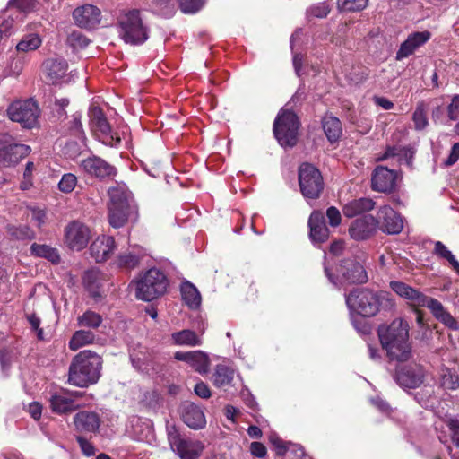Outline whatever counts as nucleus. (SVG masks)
<instances>
[{
    "instance_id": "obj_1",
    "label": "nucleus",
    "mask_w": 459,
    "mask_h": 459,
    "mask_svg": "<svg viewBox=\"0 0 459 459\" xmlns=\"http://www.w3.org/2000/svg\"><path fill=\"white\" fill-rule=\"evenodd\" d=\"M409 323L403 318H396L389 325H381L377 335L382 348L386 351L390 360L407 361L411 356L409 342Z\"/></svg>"
},
{
    "instance_id": "obj_2",
    "label": "nucleus",
    "mask_w": 459,
    "mask_h": 459,
    "mask_svg": "<svg viewBox=\"0 0 459 459\" xmlns=\"http://www.w3.org/2000/svg\"><path fill=\"white\" fill-rule=\"evenodd\" d=\"M108 195V221L113 228H121L127 221L136 220L137 207L132 193L125 184L117 182L109 187Z\"/></svg>"
},
{
    "instance_id": "obj_3",
    "label": "nucleus",
    "mask_w": 459,
    "mask_h": 459,
    "mask_svg": "<svg viewBox=\"0 0 459 459\" xmlns=\"http://www.w3.org/2000/svg\"><path fill=\"white\" fill-rule=\"evenodd\" d=\"M102 366L101 357L97 353L84 350L73 359L68 373V383L86 387L98 382Z\"/></svg>"
},
{
    "instance_id": "obj_4",
    "label": "nucleus",
    "mask_w": 459,
    "mask_h": 459,
    "mask_svg": "<svg viewBox=\"0 0 459 459\" xmlns=\"http://www.w3.org/2000/svg\"><path fill=\"white\" fill-rule=\"evenodd\" d=\"M345 301L351 317H353L354 313L364 317H369L378 312L381 305V296L368 289H356L345 296ZM352 324L362 333L369 332V327L366 324H362L359 327L354 318H352Z\"/></svg>"
},
{
    "instance_id": "obj_5",
    "label": "nucleus",
    "mask_w": 459,
    "mask_h": 459,
    "mask_svg": "<svg viewBox=\"0 0 459 459\" xmlns=\"http://www.w3.org/2000/svg\"><path fill=\"white\" fill-rule=\"evenodd\" d=\"M134 284L136 299L152 301L166 292L169 281L161 270L152 267L141 274Z\"/></svg>"
},
{
    "instance_id": "obj_6",
    "label": "nucleus",
    "mask_w": 459,
    "mask_h": 459,
    "mask_svg": "<svg viewBox=\"0 0 459 459\" xmlns=\"http://www.w3.org/2000/svg\"><path fill=\"white\" fill-rule=\"evenodd\" d=\"M325 273L333 285L342 284H362L368 281V274L361 264L356 258H347L341 262L337 267V276L334 277L325 266Z\"/></svg>"
},
{
    "instance_id": "obj_7",
    "label": "nucleus",
    "mask_w": 459,
    "mask_h": 459,
    "mask_svg": "<svg viewBox=\"0 0 459 459\" xmlns=\"http://www.w3.org/2000/svg\"><path fill=\"white\" fill-rule=\"evenodd\" d=\"M299 125V117L294 112L281 109L273 128L278 143L283 147H293L297 143Z\"/></svg>"
},
{
    "instance_id": "obj_8",
    "label": "nucleus",
    "mask_w": 459,
    "mask_h": 459,
    "mask_svg": "<svg viewBox=\"0 0 459 459\" xmlns=\"http://www.w3.org/2000/svg\"><path fill=\"white\" fill-rule=\"evenodd\" d=\"M120 36L122 39L131 45H140L149 38V30L143 25L140 13L132 10L126 13L119 21Z\"/></svg>"
},
{
    "instance_id": "obj_9",
    "label": "nucleus",
    "mask_w": 459,
    "mask_h": 459,
    "mask_svg": "<svg viewBox=\"0 0 459 459\" xmlns=\"http://www.w3.org/2000/svg\"><path fill=\"white\" fill-rule=\"evenodd\" d=\"M8 117L19 123L24 128H33L39 122L40 109L32 99L16 100L7 108Z\"/></svg>"
},
{
    "instance_id": "obj_10",
    "label": "nucleus",
    "mask_w": 459,
    "mask_h": 459,
    "mask_svg": "<svg viewBox=\"0 0 459 459\" xmlns=\"http://www.w3.org/2000/svg\"><path fill=\"white\" fill-rule=\"evenodd\" d=\"M168 440L171 449L181 459H196L204 449V445L199 440L182 437L175 426L167 428Z\"/></svg>"
},
{
    "instance_id": "obj_11",
    "label": "nucleus",
    "mask_w": 459,
    "mask_h": 459,
    "mask_svg": "<svg viewBox=\"0 0 459 459\" xmlns=\"http://www.w3.org/2000/svg\"><path fill=\"white\" fill-rule=\"evenodd\" d=\"M299 183L305 198L316 199L324 187L320 171L309 163H302L299 169Z\"/></svg>"
},
{
    "instance_id": "obj_12",
    "label": "nucleus",
    "mask_w": 459,
    "mask_h": 459,
    "mask_svg": "<svg viewBox=\"0 0 459 459\" xmlns=\"http://www.w3.org/2000/svg\"><path fill=\"white\" fill-rule=\"evenodd\" d=\"M91 238V229L80 221H73L65 228V244L73 251L83 250L88 246Z\"/></svg>"
},
{
    "instance_id": "obj_13",
    "label": "nucleus",
    "mask_w": 459,
    "mask_h": 459,
    "mask_svg": "<svg viewBox=\"0 0 459 459\" xmlns=\"http://www.w3.org/2000/svg\"><path fill=\"white\" fill-rule=\"evenodd\" d=\"M30 152L26 144L15 143L7 135H0V166L9 167L18 163Z\"/></svg>"
},
{
    "instance_id": "obj_14",
    "label": "nucleus",
    "mask_w": 459,
    "mask_h": 459,
    "mask_svg": "<svg viewBox=\"0 0 459 459\" xmlns=\"http://www.w3.org/2000/svg\"><path fill=\"white\" fill-rule=\"evenodd\" d=\"M89 117L91 129L96 132L103 143L116 146L120 143V137L112 133L111 127L100 108H91Z\"/></svg>"
},
{
    "instance_id": "obj_15",
    "label": "nucleus",
    "mask_w": 459,
    "mask_h": 459,
    "mask_svg": "<svg viewBox=\"0 0 459 459\" xmlns=\"http://www.w3.org/2000/svg\"><path fill=\"white\" fill-rule=\"evenodd\" d=\"M81 396V392L70 391L66 388L53 390L50 392L48 398L50 409L57 414L74 411L78 407L76 401Z\"/></svg>"
},
{
    "instance_id": "obj_16",
    "label": "nucleus",
    "mask_w": 459,
    "mask_h": 459,
    "mask_svg": "<svg viewBox=\"0 0 459 459\" xmlns=\"http://www.w3.org/2000/svg\"><path fill=\"white\" fill-rule=\"evenodd\" d=\"M424 379V369L419 364H409L396 369L395 382L403 388L415 389Z\"/></svg>"
},
{
    "instance_id": "obj_17",
    "label": "nucleus",
    "mask_w": 459,
    "mask_h": 459,
    "mask_svg": "<svg viewBox=\"0 0 459 459\" xmlns=\"http://www.w3.org/2000/svg\"><path fill=\"white\" fill-rule=\"evenodd\" d=\"M398 174L384 166H377L371 175V188L379 193H390L396 187Z\"/></svg>"
},
{
    "instance_id": "obj_18",
    "label": "nucleus",
    "mask_w": 459,
    "mask_h": 459,
    "mask_svg": "<svg viewBox=\"0 0 459 459\" xmlns=\"http://www.w3.org/2000/svg\"><path fill=\"white\" fill-rule=\"evenodd\" d=\"M81 166L85 173L100 179H110L117 175L113 165L95 155L83 160Z\"/></svg>"
},
{
    "instance_id": "obj_19",
    "label": "nucleus",
    "mask_w": 459,
    "mask_h": 459,
    "mask_svg": "<svg viewBox=\"0 0 459 459\" xmlns=\"http://www.w3.org/2000/svg\"><path fill=\"white\" fill-rule=\"evenodd\" d=\"M145 255L146 252L142 247L130 246L116 256L112 264L121 271L128 272L138 267Z\"/></svg>"
},
{
    "instance_id": "obj_20",
    "label": "nucleus",
    "mask_w": 459,
    "mask_h": 459,
    "mask_svg": "<svg viewBox=\"0 0 459 459\" xmlns=\"http://www.w3.org/2000/svg\"><path fill=\"white\" fill-rule=\"evenodd\" d=\"M431 32L429 30L414 31L410 33L406 39L400 45L395 59L401 61L414 54L420 47L424 46L430 39Z\"/></svg>"
},
{
    "instance_id": "obj_21",
    "label": "nucleus",
    "mask_w": 459,
    "mask_h": 459,
    "mask_svg": "<svg viewBox=\"0 0 459 459\" xmlns=\"http://www.w3.org/2000/svg\"><path fill=\"white\" fill-rule=\"evenodd\" d=\"M377 215V227H379L383 232L387 234H398L403 230V218L391 206L384 205L380 207Z\"/></svg>"
},
{
    "instance_id": "obj_22",
    "label": "nucleus",
    "mask_w": 459,
    "mask_h": 459,
    "mask_svg": "<svg viewBox=\"0 0 459 459\" xmlns=\"http://www.w3.org/2000/svg\"><path fill=\"white\" fill-rule=\"evenodd\" d=\"M378 221L372 215H364L352 221L349 228L351 238L365 240L370 238L377 230Z\"/></svg>"
},
{
    "instance_id": "obj_23",
    "label": "nucleus",
    "mask_w": 459,
    "mask_h": 459,
    "mask_svg": "<svg viewBox=\"0 0 459 459\" xmlns=\"http://www.w3.org/2000/svg\"><path fill=\"white\" fill-rule=\"evenodd\" d=\"M115 238L111 236H99L90 246L91 256L97 262L107 261L116 249Z\"/></svg>"
},
{
    "instance_id": "obj_24",
    "label": "nucleus",
    "mask_w": 459,
    "mask_h": 459,
    "mask_svg": "<svg viewBox=\"0 0 459 459\" xmlns=\"http://www.w3.org/2000/svg\"><path fill=\"white\" fill-rule=\"evenodd\" d=\"M174 358L178 361H184L191 366L196 372L206 374L210 368V359L204 351H177Z\"/></svg>"
},
{
    "instance_id": "obj_25",
    "label": "nucleus",
    "mask_w": 459,
    "mask_h": 459,
    "mask_svg": "<svg viewBox=\"0 0 459 459\" xmlns=\"http://www.w3.org/2000/svg\"><path fill=\"white\" fill-rule=\"evenodd\" d=\"M269 440L279 456L286 455L287 459H310L301 446L284 442L275 433L270 435Z\"/></svg>"
},
{
    "instance_id": "obj_26",
    "label": "nucleus",
    "mask_w": 459,
    "mask_h": 459,
    "mask_svg": "<svg viewBox=\"0 0 459 459\" xmlns=\"http://www.w3.org/2000/svg\"><path fill=\"white\" fill-rule=\"evenodd\" d=\"M73 17L79 27L92 29L100 22V11L92 4H85L74 9Z\"/></svg>"
},
{
    "instance_id": "obj_27",
    "label": "nucleus",
    "mask_w": 459,
    "mask_h": 459,
    "mask_svg": "<svg viewBox=\"0 0 459 459\" xmlns=\"http://www.w3.org/2000/svg\"><path fill=\"white\" fill-rule=\"evenodd\" d=\"M309 237L314 244L325 242L329 238V230L325 225V217L321 212L315 211L308 219Z\"/></svg>"
},
{
    "instance_id": "obj_28",
    "label": "nucleus",
    "mask_w": 459,
    "mask_h": 459,
    "mask_svg": "<svg viewBox=\"0 0 459 459\" xmlns=\"http://www.w3.org/2000/svg\"><path fill=\"white\" fill-rule=\"evenodd\" d=\"M390 288L400 297L408 299L412 306L424 307L429 297L399 281H392Z\"/></svg>"
},
{
    "instance_id": "obj_29",
    "label": "nucleus",
    "mask_w": 459,
    "mask_h": 459,
    "mask_svg": "<svg viewBox=\"0 0 459 459\" xmlns=\"http://www.w3.org/2000/svg\"><path fill=\"white\" fill-rule=\"evenodd\" d=\"M67 69L68 64L63 58H50L43 63L46 79L52 84L60 83L65 78Z\"/></svg>"
},
{
    "instance_id": "obj_30",
    "label": "nucleus",
    "mask_w": 459,
    "mask_h": 459,
    "mask_svg": "<svg viewBox=\"0 0 459 459\" xmlns=\"http://www.w3.org/2000/svg\"><path fill=\"white\" fill-rule=\"evenodd\" d=\"M433 316L451 330H459L457 320L444 307L442 303L434 298H429L425 303Z\"/></svg>"
},
{
    "instance_id": "obj_31",
    "label": "nucleus",
    "mask_w": 459,
    "mask_h": 459,
    "mask_svg": "<svg viewBox=\"0 0 459 459\" xmlns=\"http://www.w3.org/2000/svg\"><path fill=\"white\" fill-rule=\"evenodd\" d=\"M182 420L194 429H203L206 424L203 410L193 403H186L182 406Z\"/></svg>"
},
{
    "instance_id": "obj_32",
    "label": "nucleus",
    "mask_w": 459,
    "mask_h": 459,
    "mask_svg": "<svg viewBox=\"0 0 459 459\" xmlns=\"http://www.w3.org/2000/svg\"><path fill=\"white\" fill-rule=\"evenodd\" d=\"M75 429L81 432H96L100 426L98 413L90 411H81L74 417Z\"/></svg>"
},
{
    "instance_id": "obj_33",
    "label": "nucleus",
    "mask_w": 459,
    "mask_h": 459,
    "mask_svg": "<svg viewBox=\"0 0 459 459\" xmlns=\"http://www.w3.org/2000/svg\"><path fill=\"white\" fill-rule=\"evenodd\" d=\"M30 252L33 257L46 259L53 264H58L61 262L58 249L48 244L32 243Z\"/></svg>"
},
{
    "instance_id": "obj_34",
    "label": "nucleus",
    "mask_w": 459,
    "mask_h": 459,
    "mask_svg": "<svg viewBox=\"0 0 459 459\" xmlns=\"http://www.w3.org/2000/svg\"><path fill=\"white\" fill-rule=\"evenodd\" d=\"M322 127L330 143H335L342 134V123L332 114H325L322 118Z\"/></svg>"
},
{
    "instance_id": "obj_35",
    "label": "nucleus",
    "mask_w": 459,
    "mask_h": 459,
    "mask_svg": "<svg viewBox=\"0 0 459 459\" xmlns=\"http://www.w3.org/2000/svg\"><path fill=\"white\" fill-rule=\"evenodd\" d=\"M375 206V202L371 198H359L346 204L342 209L346 217H355L362 212L371 211Z\"/></svg>"
},
{
    "instance_id": "obj_36",
    "label": "nucleus",
    "mask_w": 459,
    "mask_h": 459,
    "mask_svg": "<svg viewBox=\"0 0 459 459\" xmlns=\"http://www.w3.org/2000/svg\"><path fill=\"white\" fill-rule=\"evenodd\" d=\"M171 341L177 346H200L203 343L201 336L195 331L184 329L171 334Z\"/></svg>"
},
{
    "instance_id": "obj_37",
    "label": "nucleus",
    "mask_w": 459,
    "mask_h": 459,
    "mask_svg": "<svg viewBox=\"0 0 459 459\" xmlns=\"http://www.w3.org/2000/svg\"><path fill=\"white\" fill-rule=\"evenodd\" d=\"M100 272L94 269L86 271L82 277L84 288L94 299L100 297Z\"/></svg>"
},
{
    "instance_id": "obj_38",
    "label": "nucleus",
    "mask_w": 459,
    "mask_h": 459,
    "mask_svg": "<svg viewBox=\"0 0 459 459\" xmlns=\"http://www.w3.org/2000/svg\"><path fill=\"white\" fill-rule=\"evenodd\" d=\"M183 300L190 308H197L201 304V295L198 290L189 281L181 285Z\"/></svg>"
},
{
    "instance_id": "obj_39",
    "label": "nucleus",
    "mask_w": 459,
    "mask_h": 459,
    "mask_svg": "<svg viewBox=\"0 0 459 459\" xmlns=\"http://www.w3.org/2000/svg\"><path fill=\"white\" fill-rule=\"evenodd\" d=\"M95 334L91 331L78 330L69 341V348L71 351H77L82 346L91 344L95 341Z\"/></svg>"
},
{
    "instance_id": "obj_40",
    "label": "nucleus",
    "mask_w": 459,
    "mask_h": 459,
    "mask_svg": "<svg viewBox=\"0 0 459 459\" xmlns=\"http://www.w3.org/2000/svg\"><path fill=\"white\" fill-rule=\"evenodd\" d=\"M433 254L439 259L446 260L453 270L459 274V262L455 259L453 253L441 242L434 243Z\"/></svg>"
},
{
    "instance_id": "obj_41",
    "label": "nucleus",
    "mask_w": 459,
    "mask_h": 459,
    "mask_svg": "<svg viewBox=\"0 0 459 459\" xmlns=\"http://www.w3.org/2000/svg\"><path fill=\"white\" fill-rule=\"evenodd\" d=\"M233 369L225 365L219 364L216 366L212 376L213 385L218 387L230 385L233 380Z\"/></svg>"
},
{
    "instance_id": "obj_42",
    "label": "nucleus",
    "mask_w": 459,
    "mask_h": 459,
    "mask_svg": "<svg viewBox=\"0 0 459 459\" xmlns=\"http://www.w3.org/2000/svg\"><path fill=\"white\" fill-rule=\"evenodd\" d=\"M42 39L37 33L26 34L18 42L16 49L22 52L35 50L40 47Z\"/></svg>"
},
{
    "instance_id": "obj_43",
    "label": "nucleus",
    "mask_w": 459,
    "mask_h": 459,
    "mask_svg": "<svg viewBox=\"0 0 459 459\" xmlns=\"http://www.w3.org/2000/svg\"><path fill=\"white\" fill-rule=\"evenodd\" d=\"M331 12L330 4L327 2H319L311 4L306 10V17L307 20L312 19H324L326 18L327 15Z\"/></svg>"
},
{
    "instance_id": "obj_44",
    "label": "nucleus",
    "mask_w": 459,
    "mask_h": 459,
    "mask_svg": "<svg viewBox=\"0 0 459 459\" xmlns=\"http://www.w3.org/2000/svg\"><path fill=\"white\" fill-rule=\"evenodd\" d=\"M102 323V316L91 310L85 311L82 316H78L77 324L82 327L98 328Z\"/></svg>"
},
{
    "instance_id": "obj_45",
    "label": "nucleus",
    "mask_w": 459,
    "mask_h": 459,
    "mask_svg": "<svg viewBox=\"0 0 459 459\" xmlns=\"http://www.w3.org/2000/svg\"><path fill=\"white\" fill-rule=\"evenodd\" d=\"M412 120L416 130H423L428 126L427 107L423 101L417 104L412 115Z\"/></svg>"
},
{
    "instance_id": "obj_46",
    "label": "nucleus",
    "mask_w": 459,
    "mask_h": 459,
    "mask_svg": "<svg viewBox=\"0 0 459 459\" xmlns=\"http://www.w3.org/2000/svg\"><path fill=\"white\" fill-rule=\"evenodd\" d=\"M368 0H337L336 5L340 12H359L364 10Z\"/></svg>"
},
{
    "instance_id": "obj_47",
    "label": "nucleus",
    "mask_w": 459,
    "mask_h": 459,
    "mask_svg": "<svg viewBox=\"0 0 459 459\" xmlns=\"http://www.w3.org/2000/svg\"><path fill=\"white\" fill-rule=\"evenodd\" d=\"M440 385L446 390H456L459 388V376L446 368L441 375Z\"/></svg>"
},
{
    "instance_id": "obj_48",
    "label": "nucleus",
    "mask_w": 459,
    "mask_h": 459,
    "mask_svg": "<svg viewBox=\"0 0 459 459\" xmlns=\"http://www.w3.org/2000/svg\"><path fill=\"white\" fill-rule=\"evenodd\" d=\"M8 232L13 238L18 240L31 239L35 237L34 231L26 225L9 226Z\"/></svg>"
},
{
    "instance_id": "obj_49",
    "label": "nucleus",
    "mask_w": 459,
    "mask_h": 459,
    "mask_svg": "<svg viewBox=\"0 0 459 459\" xmlns=\"http://www.w3.org/2000/svg\"><path fill=\"white\" fill-rule=\"evenodd\" d=\"M77 185V178L75 175L72 173H65L62 176L59 183L58 189L62 193H71Z\"/></svg>"
},
{
    "instance_id": "obj_50",
    "label": "nucleus",
    "mask_w": 459,
    "mask_h": 459,
    "mask_svg": "<svg viewBox=\"0 0 459 459\" xmlns=\"http://www.w3.org/2000/svg\"><path fill=\"white\" fill-rule=\"evenodd\" d=\"M180 10L184 13H195L204 5V0H178Z\"/></svg>"
},
{
    "instance_id": "obj_51",
    "label": "nucleus",
    "mask_w": 459,
    "mask_h": 459,
    "mask_svg": "<svg viewBox=\"0 0 459 459\" xmlns=\"http://www.w3.org/2000/svg\"><path fill=\"white\" fill-rule=\"evenodd\" d=\"M9 6H14L18 10L23 13H30L36 9V0H10L8 3Z\"/></svg>"
},
{
    "instance_id": "obj_52",
    "label": "nucleus",
    "mask_w": 459,
    "mask_h": 459,
    "mask_svg": "<svg viewBox=\"0 0 459 459\" xmlns=\"http://www.w3.org/2000/svg\"><path fill=\"white\" fill-rule=\"evenodd\" d=\"M68 40L74 48H85L90 43V40L79 31L72 32L68 38Z\"/></svg>"
},
{
    "instance_id": "obj_53",
    "label": "nucleus",
    "mask_w": 459,
    "mask_h": 459,
    "mask_svg": "<svg viewBox=\"0 0 459 459\" xmlns=\"http://www.w3.org/2000/svg\"><path fill=\"white\" fill-rule=\"evenodd\" d=\"M447 116L452 121L459 117V94L452 97L451 103L447 106Z\"/></svg>"
},
{
    "instance_id": "obj_54",
    "label": "nucleus",
    "mask_w": 459,
    "mask_h": 459,
    "mask_svg": "<svg viewBox=\"0 0 459 459\" xmlns=\"http://www.w3.org/2000/svg\"><path fill=\"white\" fill-rule=\"evenodd\" d=\"M326 216L329 221V224L332 227H337L340 225L342 221V216L340 211L334 206H331L326 211Z\"/></svg>"
},
{
    "instance_id": "obj_55",
    "label": "nucleus",
    "mask_w": 459,
    "mask_h": 459,
    "mask_svg": "<svg viewBox=\"0 0 459 459\" xmlns=\"http://www.w3.org/2000/svg\"><path fill=\"white\" fill-rule=\"evenodd\" d=\"M447 426L452 433L453 443L459 447V420L450 419L447 422Z\"/></svg>"
},
{
    "instance_id": "obj_56",
    "label": "nucleus",
    "mask_w": 459,
    "mask_h": 459,
    "mask_svg": "<svg viewBox=\"0 0 459 459\" xmlns=\"http://www.w3.org/2000/svg\"><path fill=\"white\" fill-rule=\"evenodd\" d=\"M76 440H77V442H78V444H79L82 453L86 456H91V455H93L95 454L94 446L86 438H84L82 436H78L76 437Z\"/></svg>"
},
{
    "instance_id": "obj_57",
    "label": "nucleus",
    "mask_w": 459,
    "mask_h": 459,
    "mask_svg": "<svg viewBox=\"0 0 459 459\" xmlns=\"http://www.w3.org/2000/svg\"><path fill=\"white\" fill-rule=\"evenodd\" d=\"M459 160V143H455L452 145L447 159L444 161L446 167L453 166Z\"/></svg>"
},
{
    "instance_id": "obj_58",
    "label": "nucleus",
    "mask_w": 459,
    "mask_h": 459,
    "mask_svg": "<svg viewBox=\"0 0 459 459\" xmlns=\"http://www.w3.org/2000/svg\"><path fill=\"white\" fill-rule=\"evenodd\" d=\"M81 114L76 113L73 116L72 120L71 131L77 137H82L84 134L81 122Z\"/></svg>"
},
{
    "instance_id": "obj_59",
    "label": "nucleus",
    "mask_w": 459,
    "mask_h": 459,
    "mask_svg": "<svg viewBox=\"0 0 459 459\" xmlns=\"http://www.w3.org/2000/svg\"><path fill=\"white\" fill-rule=\"evenodd\" d=\"M157 12L161 13H173L174 4L172 0H155Z\"/></svg>"
},
{
    "instance_id": "obj_60",
    "label": "nucleus",
    "mask_w": 459,
    "mask_h": 459,
    "mask_svg": "<svg viewBox=\"0 0 459 459\" xmlns=\"http://www.w3.org/2000/svg\"><path fill=\"white\" fill-rule=\"evenodd\" d=\"M31 218L38 227H41L45 223L46 212L39 208L31 209Z\"/></svg>"
},
{
    "instance_id": "obj_61",
    "label": "nucleus",
    "mask_w": 459,
    "mask_h": 459,
    "mask_svg": "<svg viewBox=\"0 0 459 459\" xmlns=\"http://www.w3.org/2000/svg\"><path fill=\"white\" fill-rule=\"evenodd\" d=\"M195 393L201 398L207 399L211 396V391L206 384L199 382L195 386Z\"/></svg>"
},
{
    "instance_id": "obj_62",
    "label": "nucleus",
    "mask_w": 459,
    "mask_h": 459,
    "mask_svg": "<svg viewBox=\"0 0 459 459\" xmlns=\"http://www.w3.org/2000/svg\"><path fill=\"white\" fill-rule=\"evenodd\" d=\"M402 150L398 146H388L385 152V153L381 156H379L377 160H385L391 157L399 156Z\"/></svg>"
},
{
    "instance_id": "obj_63",
    "label": "nucleus",
    "mask_w": 459,
    "mask_h": 459,
    "mask_svg": "<svg viewBox=\"0 0 459 459\" xmlns=\"http://www.w3.org/2000/svg\"><path fill=\"white\" fill-rule=\"evenodd\" d=\"M251 454L256 457H264L266 455L265 446L259 442H253L250 446Z\"/></svg>"
},
{
    "instance_id": "obj_64",
    "label": "nucleus",
    "mask_w": 459,
    "mask_h": 459,
    "mask_svg": "<svg viewBox=\"0 0 459 459\" xmlns=\"http://www.w3.org/2000/svg\"><path fill=\"white\" fill-rule=\"evenodd\" d=\"M29 413L34 420H39L41 417L42 406L38 402H33L29 405Z\"/></svg>"
}]
</instances>
